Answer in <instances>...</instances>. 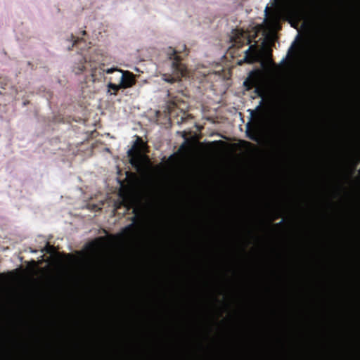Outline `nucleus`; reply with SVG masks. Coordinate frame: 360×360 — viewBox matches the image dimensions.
<instances>
[{
	"label": "nucleus",
	"instance_id": "obj_1",
	"mask_svg": "<svg viewBox=\"0 0 360 360\" xmlns=\"http://www.w3.org/2000/svg\"><path fill=\"white\" fill-rule=\"evenodd\" d=\"M181 49H176L169 47L167 50V56L172 68V74H163L162 78L164 81L176 84V88H169L167 91V107L169 110L175 108H180L181 104L184 103L181 95H183L184 85L181 82V78L186 75V68L181 63L182 57L179 55Z\"/></svg>",
	"mask_w": 360,
	"mask_h": 360
},
{
	"label": "nucleus",
	"instance_id": "obj_2",
	"mask_svg": "<svg viewBox=\"0 0 360 360\" xmlns=\"http://www.w3.org/2000/svg\"><path fill=\"white\" fill-rule=\"evenodd\" d=\"M101 57L97 52L91 54L88 59L79 56L77 62H75L72 67V71L76 75H80L89 69L91 71L92 81L94 82L99 81L105 74V65L102 63Z\"/></svg>",
	"mask_w": 360,
	"mask_h": 360
},
{
	"label": "nucleus",
	"instance_id": "obj_3",
	"mask_svg": "<svg viewBox=\"0 0 360 360\" xmlns=\"http://www.w3.org/2000/svg\"><path fill=\"white\" fill-rule=\"evenodd\" d=\"M283 12H285L292 19L299 20L304 16L305 13V8L303 5L297 4L284 9L281 5L277 4L275 10L271 13V18L275 22L278 21Z\"/></svg>",
	"mask_w": 360,
	"mask_h": 360
},
{
	"label": "nucleus",
	"instance_id": "obj_4",
	"mask_svg": "<svg viewBox=\"0 0 360 360\" xmlns=\"http://www.w3.org/2000/svg\"><path fill=\"white\" fill-rule=\"evenodd\" d=\"M231 41L233 46L236 49H240L244 45L250 44L251 43V39L247 32L236 30H235L234 35L231 37Z\"/></svg>",
	"mask_w": 360,
	"mask_h": 360
},
{
	"label": "nucleus",
	"instance_id": "obj_5",
	"mask_svg": "<svg viewBox=\"0 0 360 360\" xmlns=\"http://www.w3.org/2000/svg\"><path fill=\"white\" fill-rule=\"evenodd\" d=\"M133 213L134 214V216L130 219L132 223L126 226L124 229V233L127 235H132L140 226L142 220V218L136 208L133 210Z\"/></svg>",
	"mask_w": 360,
	"mask_h": 360
},
{
	"label": "nucleus",
	"instance_id": "obj_6",
	"mask_svg": "<svg viewBox=\"0 0 360 360\" xmlns=\"http://www.w3.org/2000/svg\"><path fill=\"white\" fill-rule=\"evenodd\" d=\"M119 79L123 89L130 88L136 83L134 75L129 71H119Z\"/></svg>",
	"mask_w": 360,
	"mask_h": 360
},
{
	"label": "nucleus",
	"instance_id": "obj_7",
	"mask_svg": "<svg viewBox=\"0 0 360 360\" xmlns=\"http://www.w3.org/2000/svg\"><path fill=\"white\" fill-rule=\"evenodd\" d=\"M260 80V73L258 71H252L250 72L248 77L245 79L243 84L247 89H251L259 85Z\"/></svg>",
	"mask_w": 360,
	"mask_h": 360
},
{
	"label": "nucleus",
	"instance_id": "obj_8",
	"mask_svg": "<svg viewBox=\"0 0 360 360\" xmlns=\"http://www.w3.org/2000/svg\"><path fill=\"white\" fill-rule=\"evenodd\" d=\"M256 46L255 45H250L249 48L245 51V60L246 62L251 63L255 60V53H251L250 51L255 50Z\"/></svg>",
	"mask_w": 360,
	"mask_h": 360
},
{
	"label": "nucleus",
	"instance_id": "obj_9",
	"mask_svg": "<svg viewBox=\"0 0 360 360\" xmlns=\"http://www.w3.org/2000/svg\"><path fill=\"white\" fill-rule=\"evenodd\" d=\"M108 91H110V90L113 91V92L111 93V94H113V95H116L120 89H123L122 85L120 84V83L118 84H116L112 83L111 82H110L108 83Z\"/></svg>",
	"mask_w": 360,
	"mask_h": 360
},
{
	"label": "nucleus",
	"instance_id": "obj_10",
	"mask_svg": "<svg viewBox=\"0 0 360 360\" xmlns=\"http://www.w3.org/2000/svg\"><path fill=\"white\" fill-rule=\"evenodd\" d=\"M53 250H54V247L51 245L49 243H46V246L41 250V252L52 254L53 252Z\"/></svg>",
	"mask_w": 360,
	"mask_h": 360
},
{
	"label": "nucleus",
	"instance_id": "obj_11",
	"mask_svg": "<svg viewBox=\"0 0 360 360\" xmlns=\"http://www.w3.org/2000/svg\"><path fill=\"white\" fill-rule=\"evenodd\" d=\"M262 100L260 101L259 105L256 108L255 110H250V115L251 116H255V115H259V113H256V111H261L262 110Z\"/></svg>",
	"mask_w": 360,
	"mask_h": 360
},
{
	"label": "nucleus",
	"instance_id": "obj_12",
	"mask_svg": "<svg viewBox=\"0 0 360 360\" xmlns=\"http://www.w3.org/2000/svg\"><path fill=\"white\" fill-rule=\"evenodd\" d=\"M128 155L131 157L130 162H131V164L132 165H134L136 163V161L133 158V155H134V150H133V149H130L128 151Z\"/></svg>",
	"mask_w": 360,
	"mask_h": 360
},
{
	"label": "nucleus",
	"instance_id": "obj_13",
	"mask_svg": "<svg viewBox=\"0 0 360 360\" xmlns=\"http://www.w3.org/2000/svg\"><path fill=\"white\" fill-rule=\"evenodd\" d=\"M71 39L73 41L72 46L77 45L80 41H82V39H79V37H75L73 34H71Z\"/></svg>",
	"mask_w": 360,
	"mask_h": 360
},
{
	"label": "nucleus",
	"instance_id": "obj_14",
	"mask_svg": "<svg viewBox=\"0 0 360 360\" xmlns=\"http://www.w3.org/2000/svg\"><path fill=\"white\" fill-rule=\"evenodd\" d=\"M119 71H122L121 70H118L117 68H108V69H105V73H107V74H111L114 72H117L119 73Z\"/></svg>",
	"mask_w": 360,
	"mask_h": 360
},
{
	"label": "nucleus",
	"instance_id": "obj_15",
	"mask_svg": "<svg viewBox=\"0 0 360 360\" xmlns=\"http://www.w3.org/2000/svg\"><path fill=\"white\" fill-rule=\"evenodd\" d=\"M248 136L251 140L257 141V138L255 134H249V132H248Z\"/></svg>",
	"mask_w": 360,
	"mask_h": 360
},
{
	"label": "nucleus",
	"instance_id": "obj_16",
	"mask_svg": "<svg viewBox=\"0 0 360 360\" xmlns=\"http://www.w3.org/2000/svg\"><path fill=\"white\" fill-rule=\"evenodd\" d=\"M282 224H283V221H280L278 223L275 224H274V227L276 229H279L282 226Z\"/></svg>",
	"mask_w": 360,
	"mask_h": 360
},
{
	"label": "nucleus",
	"instance_id": "obj_17",
	"mask_svg": "<svg viewBox=\"0 0 360 360\" xmlns=\"http://www.w3.org/2000/svg\"><path fill=\"white\" fill-rule=\"evenodd\" d=\"M256 91L258 93V95H259V96H262V94L261 90H260L258 87H257V89H256Z\"/></svg>",
	"mask_w": 360,
	"mask_h": 360
},
{
	"label": "nucleus",
	"instance_id": "obj_18",
	"mask_svg": "<svg viewBox=\"0 0 360 360\" xmlns=\"http://www.w3.org/2000/svg\"><path fill=\"white\" fill-rule=\"evenodd\" d=\"M280 217H281V215H280L278 213H276V216H275V217H274V219H278V218H279Z\"/></svg>",
	"mask_w": 360,
	"mask_h": 360
},
{
	"label": "nucleus",
	"instance_id": "obj_19",
	"mask_svg": "<svg viewBox=\"0 0 360 360\" xmlns=\"http://www.w3.org/2000/svg\"><path fill=\"white\" fill-rule=\"evenodd\" d=\"M182 50L185 51H186V46L185 44L182 45Z\"/></svg>",
	"mask_w": 360,
	"mask_h": 360
},
{
	"label": "nucleus",
	"instance_id": "obj_20",
	"mask_svg": "<svg viewBox=\"0 0 360 360\" xmlns=\"http://www.w3.org/2000/svg\"><path fill=\"white\" fill-rule=\"evenodd\" d=\"M1 80H6V79H5V78H1V77H0V83H1Z\"/></svg>",
	"mask_w": 360,
	"mask_h": 360
},
{
	"label": "nucleus",
	"instance_id": "obj_21",
	"mask_svg": "<svg viewBox=\"0 0 360 360\" xmlns=\"http://www.w3.org/2000/svg\"><path fill=\"white\" fill-rule=\"evenodd\" d=\"M86 34V31H84H84L82 32V34H83V35H85Z\"/></svg>",
	"mask_w": 360,
	"mask_h": 360
},
{
	"label": "nucleus",
	"instance_id": "obj_22",
	"mask_svg": "<svg viewBox=\"0 0 360 360\" xmlns=\"http://www.w3.org/2000/svg\"><path fill=\"white\" fill-rule=\"evenodd\" d=\"M3 83H4V84H6V82H4V80L2 81L1 84H3Z\"/></svg>",
	"mask_w": 360,
	"mask_h": 360
},
{
	"label": "nucleus",
	"instance_id": "obj_23",
	"mask_svg": "<svg viewBox=\"0 0 360 360\" xmlns=\"http://www.w3.org/2000/svg\"><path fill=\"white\" fill-rule=\"evenodd\" d=\"M3 83H4V84H6V82H4V80L2 81L1 84H3Z\"/></svg>",
	"mask_w": 360,
	"mask_h": 360
},
{
	"label": "nucleus",
	"instance_id": "obj_24",
	"mask_svg": "<svg viewBox=\"0 0 360 360\" xmlns=\"http://www.w3.org/2000/svg\"><path fill=\"white\" fill-rule=\"evenodd\" d=\"M267 10H269V8L268 7H266V10L265 11L267 12Z\"/></svg>",
	"mask_w": 360,
	"mask_h": 360
}]
</instances>
